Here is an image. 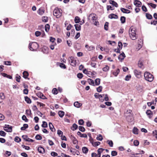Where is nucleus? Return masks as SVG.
<instances>
[{
    "label": "nucleus",
    "mask_w": 157,
    "mask_h": 157,
    "mask_svg": "<svg viewBox=\"0 0 157 157\" xmlns=\"http://www.w3.org/2000/svg\"><path fill=\"white\" fill-rule=\"evenodd\" d=\"M62 10L58 7H56L53 12V15L57 18H59L62 15Z\"/></svg>",
    "instance_id": "1"
},
{
    "label": "nucleus",
    "mask_w": 157,
    "mask_h": 157,
    "mask_svg": "<svg viewBox=\"0 0 157 157\" xmlns=\"http://www.w3.org/2000/svg\"><path fill=\"white\" fill-rule=\"evenodd\" d=\"M129 33L130 38L132 40H135L137 38L136 33L135 32V29L134 28H130Z\"/></svg>",
    "instance_id": "2"
},
{
    "label": "nucleus",
    "mask_w": 157,
    "mask_h": 157,
    "mask_svg": "<svg viewBox=\"0 0 157 157\" xmlns=\"http://www.w3.org/2000/svg\"><path fill=\"white\" fill-rule=\"evenodd\" d=\"M144 76L145 79L148 81L151 82L153 80L154 77L153 75L148 72H145Z\"/></svg>",
    "instance_id": "3"
},
{
    "label": "nucleus",
    "mask_w": 157,
    "mask_h": 157,
    "mask_svg": "<svg viewBox=\"0 0 157 157\" xmlns=\"http://www.w3.org/2000/svg\"><path fill=\"white\" fill-rule=\"evenodd\" d=\"M29 47L30 50L34 51L36 50L38 48L39 45L37 43L34 42L32 43H29Z\"/></svg>",
    "instance_id": "4"
},
{
    "label": "nucleus",
    "mask_w": 157,
    "mask_h": 157,
    "mask_svg": "<svg viewBox=\"0 0 157 157\" xmlns=\"http://www.w3.org/2000/svg\"><path fill=\"white\" fill-rule=\"evenodd\" d=\"M132 112L130 110H127L124 114V116L126 117L127 120L129 122L131 121L133 119Z\"/></svg>",
    "instance_id": "5"
},
{
    "label": "nucleus",
    "mask_w": 157,
    "mask_h": 157,
    "mask_svg": "<svg viewBox=\"0 0 157 157\" xmlns=\"http://www.w3.org/2000/svg\"><path fill=\"white\" fill-rule=\"evenodd\" d=\"M69 63L70 64L73 66H75L76 65V60H75L73 56H71L68 58Z\"/></svg>",
    "instance_id": "6"
},
{
    "label": "nucleus",
    "mask_w": 157,
    "mask_h": 157,
    "mask_svg": "<svg viewBox=\"0 0 157 157\" xmlns=\"http://www.w3.org/2000/svg\"><path fill=\"white\" fill-rule=\"evenodd\" d=\"M4 130L8 132H11L12 131V127L9 125L5 124L4 127Z\"/></svg>",
    "instance_id": "7"
},
{
    "label": "nucleus",
    "mask_w": 157,
    "mask_h": 157,
    "mask_svg": "<svg viewBox=\"0 0 157 157\" xmlns=\"http://www.w3.org/2000/svg\"><path fill=\"white\" fill-rule=\"evenodd\" d=\"M134 74L138 78L141 77V72L137 70H135L134 71Z\"/></svg>",
    "instance_id": "8"
},
{
    "label": "nucleus",
    "mask_w": 157,
    "mask_h": 157,
    "mask_svg": "<svg viewBox=\"0 0 157 157\" xmlns=\"http://www.w3.org/2000/svg\"><path fill=\"white\" fill-rule=\"evenodd\" d=\"M125 57V55L124 52H122L119 56L118 58L121 62H122V60L124 59V58Z\"/></svg>",
    "instance_id": "9"
},
{
    "label": "nucleus",
    "mask_w": 157,
    "mask_h": 157,
    "mask_svg": "<svg viewBox=\"0 0 157 157\" xmlns=\"http://www.w3.org/2000/svg\"><path fill=\"white\" fill-rule=\"evenodd\" d=\"M22 137L24 140L27 141L33 142L34 141L33 140L28 138L26 135H23Z\"/></svg>",
    "instance_id": "10"
},
{
    "label": "nucleus",
    "mask_w": 157,
    "mask_h": 157,
    "mask_svg": "<svg viewBox=\"0 0 157 157\" xmlns=\"http://www.w3.org/2000/svg\"><path fill=\"white\" fill-rule=\"evenodd\" d=\"M70 138L72 140L73 143L74 144H77L78 143V141L75 137L71 135Z\"/></svg>",
    "instance_id": "11"
},
{
    "label": "nucleus",
    "mask_w": 157,
    "mask_h": 157,
    "mask_svg": "<svg viewBox=\"0 0 157 157\" xmlns=\"http://www.w3.org/2000/svg\"><path fill=\"white\" fill-rule=\"evenodd\" d=\"M44 10L42 7L40 8L37 11L38 13L41 15H42L44 13Z\"/></svg>",
    "instance_id": "12"
},
{
    "label": "nucleus",
    "mask_w": 157,
    "mask_h": 157,
    "mask_svg": "<svg viewBox=\"0 0 157 157\" xmlns=\"http://www.w3.org/2000/svg\"><path fill=\"white\" fill-rule=\"evenodd\" d=\"M105 150L102 148H99L98 150V157H101V153Z\"/></svg>",
    "instance_id": "13"
},
{
    "label": "nucleus",
    "mask_w": 157,
    "mask_h": 157,
    "mask_svg": "<svg viewBox=\"0 0 157 157\" xmlns=\"http://www.w3.org/2000/svg\"><path fill=\"white\" fill-rule=\"evenodd\" d=\"M37 150L40 153L42 154L44 153L45 152L44 149L42 147H38Z\"/></svg>",
    "instance_id": "14"
},
{
    "label": "nucleus",
    "mask_w": 157,
    "mask_h": 157,
    "mask_svg": "<svg viewBox=\"0 0 157 157\" xmlns=\"http://www.w3.org/2000/svg\"><path fill=\"white\" fill-rule=\"evenodd\" d=\"M146 113L149 118H151L152 115V113L151 110H147L146 112Z\"/></svg>",
    "instance_id": "15"
},
{
    "label": "nucleus",
    "mask_w": 157,
    "mask_h": 157,
    "mask_svg": "<svg viewBox=\"0 0 157 157\" xmlns=\"http://www.w3.org/2000/svg\"><path fill=\"white\" fill-rule=\"evenodd\" d=\"M109 17L110 19H117L118 17L117 15L113 13H111L109 16Z\"/></svg>",
    "instance_id": "16"
},
{
    "label": "nucleus",
    "mask_w": 157,
    "mask_h": 157,
    "mask_svg": "<svg viewBox=\"0 0 157 157\" xmlns=\"http://www.w3.org/2000/svg\"><path fill=\"white\" fill-rule=\"evenodd\" d=\"M134 4L135 5L138 7H140L142 5V3L138 0L136 2H134Z\"/></svg>",
    "instance_id": "17"
},
{
    "label": "nucleus",
    "mask_w": 157,
    "mask_h": 157,
    "mask_svg": "<svg viewBox=\"0 0 157 157\" xmlns=\"http://www.w3.org/2000/svg\"><path fill=\"white\" fill-rule=\"evenodd\" d=\"M49 126L50 129L51 131L52 132H54L55 131L56 129L54 128V127L52 124L51 123H49Z\"/></svg>",
    "instance_id": "18"
},
{
    "label": "nucleus",
    "mask_w": 157,
    "mask_h": 157,
    "mask_svg": "<svg viewBox=\"0 0 157 157\" xmlns=\"http://www.w3.org/2000/svg\"><path fill=\"white\" fill-rule=\"evenodd\" d=\"M109 3L112 4L114 6L117 7L118 6V5L117 3L114 1L110 0L109 1Z\"/></svg>",
    "instance_id": "19"
},
{
    "label": "nucleus",
    "mask_w": 157,
    "mask_h": 157,
    "mask_svg": "<svg viewBox=\"0 0 157 157\" xmlns=\"http://www.w3.org/2000/svg\"><path fill=\"white\" fill-rule=\"evenodd\" d=\"M121 10L123 13H130V10L123 8H121Z\"/></svg>",
    "instance_id": "20"
},
{
    "label": "nucleus",
    "mask_w": 157,
    "mask_h": 157,
    "mask_svg": "<svg viewBox=\"0 0 157 157\" xmlns=\"http://www.w3.org/2000/svg\"><path fill=\"white\" fill-rule=\"evenodd\" d=\"M74 105L75 107L79 108L82 106V104L79 103L78 101H76L74 102Z\"/></svg>",
    "instance_id": "21"
},
{
    "label": "nucleus",
    "mask_w": 157,
    "mask_h": 157,
    "mask_svg": "<svg viewBox=\"0 0 157 157\" xmlns=\"http://www.w3.org/2000/svg\"><path fill=\"white\" fill-rule=\"evenodd\" d=\"M77 135L81 137L86 138L87 136L86 134H82L80 132H78L77 133Z\"/></svg>",
    "instance_id": "22"
},
{
    "label": "nucleus",
    "mask_w": 157,
    "mask_h": 157,
    "mask_svg": "<svg viewBox=\"0 0 157 157\" xmlns=\"http://www.w3.org/2000/svg\"><path fill=\"white\" fill-rule=\"evenodd\" d=\"M25 101L28 104H30L31 103V100L27 96L25 97Z\"/></svg>",
    "instance_id": "23"
},
{
    "label": "nucleus",
    "mask_w": 157,
    "mask_h": 157,
    "mask_svg": "<svg viewBox=\"0 0 157 157\" xmlns=\"http://www.w3.org/2000/svg\"><path fill=\"white\" fill-rule=\"evenodd\" d=\"M82 150L83 152L85 154L87 153L88 151V149L87 147H83L82 148Z\"/></svg>",
    "instance_id": "24"
},
{
    "label": "nucleus",
    "mask_w": 157,
    "mask_h": 157,
    "mask_svg": "<svg viewBox=\"0 0 157 157\" xmlns=\"http://www.w3.org/2000/svg\"><path fill=\"white\" fill-rule=\"evenodd\" d=\"M138 129L136 127H134L132 130L133 133L135 134H138Z\"/></svg>",
    "instance_id": "25"
},
{
    "label": "nucleus",
    "mask_w": 157,
    "mask_h": 157,
    "mask_svg": "<svg viewBox=\"0 0 157 157\" xmlns=\"http://www.w3.org/2000/svg\"><path fill=\"white\" fill-rule=\"evenodd\" d=\"M87 81L90 84L94 86V82L92 79L90 78H88L87 79Z\"/></svg>",
    "instance_id": "26"
},
{
    "label": "nucleus",
    "mask_w": 157,
    "mask_h": 157,
    "mask_svg": "<svg viewBox=\"0 0 157 157\" xmlns=\"http://www.w3.org/2000/svg\"><path fill=\"white\" fill-rule=\"evenodd\" d=\"M75 29L77 31H79L81 30V26L78 24H75L74 25Z\"/></svg>",
    "instance_id": "27"
},
{
    "label": "nucleus",
    "mask_w": 157,
    "mask_h": 157,
    "mask_svg": "<svg viewBox=\"0 0 157 157\" xmlns=\"http://www.w3.org/2000/svg\"><path fill=\"white\" fill-rule=\"evenodd\" d=\"M86 48H87L88 50L90 51L93 50L94 49V47L93 46H89L88 45L86 44L85 45Z\"/></svg>",
    "instance_id": "28"
},
{
    "label": "nucleus",
    "mask_w": 157,
    "mask_h": 157,
    "mask_svg": "<svg viewBox=\"0 0 157 157\" xmlns=\"http://www.w3.org/2000/svg\"><path fill=\"white\" fill-rule=\"evenodd\" d=\"M37 96L41 98H42L43 99H45L46 98L45 97L42 93H38Z\"/></svg>",
    "instance_id": "29"
},
{
    "label": "nucleus",
    "mask_w": 157,
    "mask_h": 157,
    "mask_svg": "<svg viewBox=\"0 0 157 157\" xmlns=\"http://www.w3.org/2000/svg\"><path fill=\"white\" fill-rule=\"evenodd\" d=\"M146 16L147 19H151L152 18V15L149 14V13H146Z\"/></svg>",
    "instance_id": "30"
},
{
    "label": "nucleus",
    "mask_w": 157,
    "mask_h": 157,
    "mask_svg": "<svg viewBox=\"0 0 157 157\" xmlns=\"http://www.w3.org/2000/svg\"><path fill=\"white\" fill-rule=\"evenodd\" d=\"M28 127V125L27 124H24L23 126L21 128V130H25Z\"/></svg>",
    "instance_id": "31"
},
{
    "label": "nucleus",
    "mask_w": 157,
    "mask_h": 157,
    "mask_svg": "<svg viewBox=\"0 0 157 157\" xmlns=\"http://www.w3.org/2000/svg\"><path fill=\"white\" fill-rule=\"evenodd\" d=\"M23 77L25 78H27L29 75L28 72L26 71H24L23 73Z\"/></svg>",
    "instance_id": "32"
},
{
    "label": "nucleus",
    "mask_w": 157,
    "mask_h": 157,
    "mask_svg": "<svg viewBox=\"0 0 157 157\" xmlns=\"http://www.w3.org/2000/svg\"><path fill=\"white\" fill-rule=\"evenodd\" d=\"M95 85L97 86L99 85L100 83V79L99 78H96L95 80Z\"/></svg>",
    "instance_id": "33"
},
{
    "label": "nucleus",
    "mask_w": 157,
    "mask_h": 157,
    "mask_svg": "<svg viewBox=\"0 0 157 157\" xmlns=\"http://www.w3.org/2000/svg\"><path fill=\"white\" fill-rule=\"evenodd\" d=\"M90 17H91L93 21H95L96 19V15L94 14H90L89 15Z\"/></svg>",
    "instance_id": "34"
},
{
    "label": "nucleus",
    "mask_w": 157,
    "mask_h": 157,
    "mask_svg": "<svg viewBox=\"0 0 157 157\" xmlns=\"http://www.w3.org/2000/svg\"><path fill=\"white\" fill-rule=\"evenodd\" d=\"M58 114L60 117H62L64 114V113L63 111H60L59 112Z\"/></svg>",
    "instance_id": "35"
},
{
    "label": "nucleus",
    "mask_w": 157,
    "mask_h": 157,
    "mask_svg": "<svg viewBox=\"0 0 157 157\" xmlns=\"http://www.w3.org/2000/svg\"><path fill=\"white\" fill-rule=\"evenodd\" d=\"M143 66V63L141 60H139L138 62V66L139 68H141Z\"/></svg>",
    "instance_id": "36"
},
{
    "label": "nucleus",
    "mask_w": 157,
    "mask_h": 157,
    "mask_svg": "<svg viewBox=\"0 0 157 157\" xmlns=\"http://www.w3.org/2000/svg\"><path fill=\"white\" fill-rule=\"evenodd\" d=\"M80 19L78 17H76L75 19V22L76 23H78L80 22Z\"/></svg>",
    "instance_id": "37"
},
{
    "label": "nucleus",
    "mask_w": 157,
    "mask_h": 157,
    "mask_svg": "<svg viewBox=\"0 0 157 157\" xmlns=\"http://www.w3.org/2000/svg\"><path fill=\"white\" fill-rule=\"evenodd\" d=\"M125 17L124 16H122L121 17L120 20L121 23L122 24H124L125 22Z\"/></svg>",
    "instance_id": "38"
},
{
    "label": "nucleus",
    "mask_w": 157,
    "mask_h": 157,
    "mask_svg": "<svg viewBox=\"0 0 157 157\" xmlns=\"http://www.w3.org/2000/svg\"><path fill=\"white\" fill-rule=\"evenodd\" d=\"M120 70L119 69L117 68L116 70V71L113 72V74L115 76H116L118 74Z\"/></svg>",
    "instance_id": "39"
},
{
    "label": "nucleus",
    "mask_w": 157,
    "mask_h": 157,
    "mask_svg": "<svg viewBox=\"0 0 157 157\" xmlns=\"http://www.w3.org/2000/svg\"><path fill=\"white\" fill-rule=\"evenodd\" d=\"M78 126L75 123L74 124L72 125L73 128H71V129L73 131H74L76 130L78 128Z\"/></svg>",
    "instance_id": "40"
},
{
    "label": "nucleus",
    "mask_w": 157,
    "mask_h": 157,
    "mask_svg": "<svg viewBox=\"0 0 157 157\" xmlns=\"http://www.w3.org/2000/svg\"><path fill=\"white\" fill-rule=\"evenodd\" d=\"M14 140L17 143H19L21 141V139L18 136H16L14 138Z\"/></svg>",
    "instance_id": "41"
},
{
    "label": "nucleus",
    "mask_w": 157,
    "mask_h": 157,
    "mask_svg": "<svg viewBox=\"0 0 157 157\" xmlns=\"http://www.w3.org/2000/svg\"><path fill=\"white\" fill-rule=\"evenodd\" d=\"M50 29V25L48 24H47L45 25V30L47 32H48Z\"/></svg>",
    "instance_id": "42"
},
{
    "label": "nucleus",
    "mask_w": 157,
    "mask_h": 157,
    "mask_svg": "<svg viewBox=\"0 0 157 157\" xmlns=\"http://www.w3.org/2000/svg\"><path fill=\"white\" fill-rule=\"evenodd\" d=\"M113 10L114 9V8L111 6L108 5L107 6V11H109V10Z\"/></svg>",
    "instance_id": "43"
},
{
    "label": "nucleus",
    "mask_w": 157,
    "mask_h": 157,
    "mask_svg": "<svg viewBox=\"0 0 157 157\" xmlns=\"http://www.w3.org/2000/svg\"><path fill=\"white\" fill-rule=\"evenodd\" d=\"M107 142L108 143L110 147H112L113 146V143L111 140H108L107 141Z\"/></svg>",
    "instance_id": "44"
},
{
    "label": "nucleus",
    "mask_w": 157,
    "mask_h": 157,
    "mask_svg": "<svg viewBox=\"0 0 157 157\" xmlns=\"http://www.w3.org/2000/svg\"><path fill=\"white\" fill-rule=\"evenodd\" d=\"M108 25L109 23L108 22H106L104 25V29L106 30H108Z\"/></svg>",
    "instance_id": "45"
},
{
    "label": "nucleus",
    "mask_w": 157,
    "mask_h": 157,
    "mask_svg": "<svg viewBox=\"0 0 157 157\" xmlns=\"http://www.w3.org/2000/svg\"><path fill=\"white\" fill-rule=\"evenodd\" d=\"M147 4L149 6H151L153 8L155 9V8L156 5V4H153L151 3H148Z\"/></svg>",
    "instance_id": "46"
},
{
    "label": "nucleus",
    "mask_w": 157,
    "mask_h": 157,
    "mask_svg": "<svg viewBox=\"0 0 157 157\" xmlns=\"http://www.w3.org/2000/svg\"><path fill=\"white\" fill-rule=\"evenodd\" d=\"M35 138L38 140H40L42 139V137L40 135L37 134L36 135Z\"/></svg>",
    "instance_id": "47"
},
{
    "label": "nucleus",
    "mask_w": 157,
    "mask_h": 157,
    "mask_svg": "<svg viewBox=\"0 0 157 157\" xmlns=\"http://www.w3.org/2000/svg\"><path fill=\"white\" fill-rule=\"evenodd\" d=\"M48 18L47 17H43L42 18V21L44 22H46L48 21Z\"/></svg>",
    "instance_id": "48"
},
{
    "label": "nucleus",
    "mask_w": 157,
    "mask_h": 157,
    "mask_svg": "<svg viewBox=\"0 0 157 157\" xmlns=\"http://www.w3.org/2000/svg\"><path fill=\"white\" fill-rule=\"evenodd\" d=\"M109 67L106 65L105 66V67L102 68V70L104 71H107L109 70Z\"/></svg>",
    "instance_id": "49"
},
{
    "label": "nucleus",
    "mask_w": 157,
    "mask_h": 157,
    "mask_svg": "<svg viewBox=\"0 0 157 157\" xmlns=\"http://www.w3.org/2000/svg\"><path fill=\"white\" fill-rule=\"evenodd\" d=\"M42 127L44 128L47 127H48L47 123L45 121H43V124L42 125Z\"/></svg>",
    "instance_id": "50"
},
{
    "label": "nucleus",
    "mask_w": 157,
    "mask_h": 157,
    "mask_svg": "<svg viewBox=\"0 0 157 157\" xmlns=\"http://www.w3.org/2000/svg\"><path fill=\"white\" fill-rule=\"evenodd\" d=\"M102 89V87L101 86H100L96 89L97 92H100L101 91Z\"/></svg>",
    "instance_id": "51"
},
{
    "label": "nucleus",
    "mask_w": 157,
    "mask_h": 157,
    "mask_svg": "<svg viewBox=\"0 0 157 157\" xmlns=\"http://www.w3.org/2000/svg\"><path fill=\"white\" fill-rule=\"evenodd\" d=\"M57 134L59 136H62L63 133V132L60 130H58L57 131Z\"/></svg>",
    "instance_id": "52"
},
{
    "label": "nucleus",
    "mask_w": 157,
    "mask_h": 157,
    "mask_svg": "<svg viewBox=\"0 0 157 157\" xmlns=\"http://www.w3.org/2000/svg\"><path fill=\"white\" fill-rule=\"evenodd\" d=\"M0 135L2 136H5L6 135V133L3 131H0Z\"/></svg>",
    "instance_id": "53"
},
{
    "label": "nucleus",
    "mask_w": 157,
    "mask_h": 157,
    "mask_svg": "<svg viewBox=\"0 0 157 157\" xmlns=\"http://www.w3.org/2000/svg\"><path fill=\"white\" fill-rule=\"evenodd\" d=\"M96 139L98 140L101 141L103 139L102 135L100 134L99 135Z\"/></svg>",
    "instance_id": "54"
},
{
    "label": "nucleus",
    "mask_w": 157,
    "mask_h": 157,
    "mask_svg": "<svg viewBox=\"0 0 157 157\" xmlns=\"http://www.w3.org/2000/svg\"><path fill=\"white\" fill-rule=\"evenodd\" d=\"M0 97L1 99L3 100L5 98V97L3 93H0Z\"/></svg>",
    "instance_id": "55"
},
{
    "label": "nucleus",
    "mask_w": 157,
    "mask_h": 157,
    "mask_svg": "<svg viewBox=\"0 0 157 157\" xmlns=\"http://www.w3.org/2000/svg\"><path fill=\"white\" fill-rule=\"evenodd\" d=\"M52 91V93L55 94H58V90L56 88L53 89Z\"/></svg>",
    "instance_id": "56"
},
{
    "label": "nucleus",
    "mask_w": 157,
    "mask_h": 157,
    "mask_svg": "<svg viewBox=\"0 0 157 157\" xmlns=\"http://www.w3.org/2000/svg\"><path fill=\"white\" fill-rule=\"evenodd\" d=\"M79 130L82 132H84L85 131V128H84V127L81 126H80L79 127Z\"/></svg>",
    "instance_id": "57"
},
{
    "label": "nucleus",
    "mask_w": 157,
    "mask_h": 157,
    "mask_svg": "<svg viewBox=\"0 0 157 157\" xmlns=\"http://www.w3.org/2000/svg\"><path fill=\"white\" fill-rule=\"evenodd\" d=\"M100 144L99 142H96L93 143V145L94 146L96 147L99 145Z\"/></svg>",
    "instance_id": "58"
},
{
    "label": "nucleus",
    "mask_w": 157,
    "mask_h": 157,
    "mask_svg": "<svg viewBox=\"0 0 157 157\" xmlns=\"http://www.w3.org/2000/svg\"><path fill=\"white\" fill-rule=\"evenodd\" d=\"M22 147L25 149V150H29L30 149L29 147L28 146H26L24 145H22L21 146Z\"/></svg>",
    "instance_id": "59"
},
{
    "label": "nucleus",
    "mask_w": 157,
    "mask_h": 157,
    "mask_svg": "<svg viewBox=\"0 0 157 157\" xmlns=\"http://www.w3.org/2000/svg\"><path fill=\"white\" fill-rule=\"evenodd\" d=\"M22 119L25 121V122H28V120L27 118L26 117L25 115H23L22 117Z\"/></svg>",
    "instance_id": "60"
},
{
    "label": "nucleus",
    "mask_w": 157,
    "mask_h": 157,
    "mask_svg": "<svg viewBox=\"0 0 157 157\" xmlns=\"http://www.w3.org/2000/svg\"><path fill=\"white\" fill-rule=\"evenodd\" d=\"M26 113L29 116H30L32 114L30 110H26Z\"/></svg>",
    "instance_id": "61"
},
{
    "label": "nucleus",
    "mask_w": 157,
    "mask_h": 157,
    "mask_svg": "<svg viewBox=\"0 0 157 157\" xmlns=\"http://www.w3.org/2000/svg\"><path fill=\"white\" fill-rule=\"evenodd\" d=\"M78 78L81 79L82 78L83 75L81 73H78L77 75Z\"/></svg>",
    "instance_id": "62"
},
{
    "label": "nucleus",
    "mask_w": 157,
    "mask_h": 157,
    "mask_svg": "<svg viewBox=\"0 0 157 157\" xmlns=\"http://www.w3.org/2000/svg\"><path fill=\"white\" fill-rule=\"evenodd\" d=\"M139 142L137 140H135L134 141V144L135 146H138L139 144Z\"/></svg>",
    "instance_id": "63"
},
{
    "label": "nucleus",
    "mask_w": 157,
    "mask_h": 157,
    "mask_svg": "<svg viewBox=\"0 0 157 157\" xmlns=\"http://www.w3.org/2000/svg\"><path fill=\"white\" fill-rule=\"evenodd\" d=\"M117 155V152L116 151H112L111 152V155L113 156H115Z\"/></svg>",
    "instance_id": "64"
}]
</instances>
